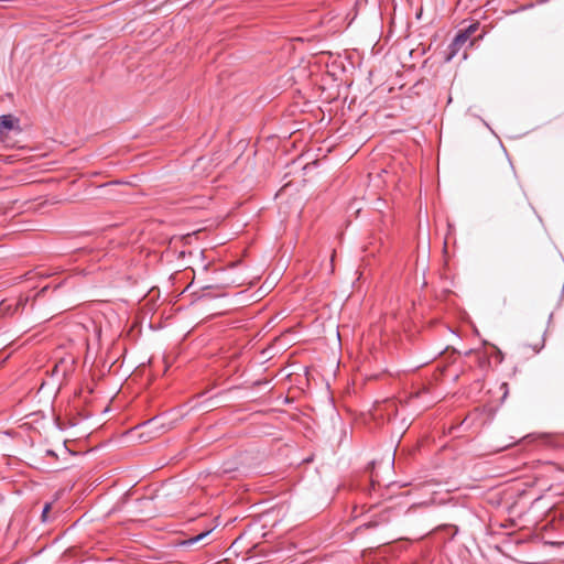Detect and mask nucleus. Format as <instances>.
<instances>
[{
    "mask_svg": "<svg viewBox=\"0 0 564 564\" xmlns=\"http://www.w3.org/2000/svg\"><path fill=\"white\" fill-rule=\"evenodd\" d=\"M11 132L20 133V119L13 115L0 116V137H8Z\"/></svg>",
    "mask_w": 564,
    "mask_h": 564,
    "instance_id": "f257e3e1",
    "label": "nucleus"
},
{
    "mask_svg": "<svg viewBox=\"0 0 564 564\" xmlns=\"http://www.w3.org/2000/svg\"><path fill=\"white\" fill-rule=\"evenodd\" d=\"M467 33H460L458 32L456 36L454 37L453 42L449 45V56L447 59H451L454 55L457 54V52L460 50V47L467 42Z\"/></svg>",
    "mask_w": 564,
    "mask_h": 564,
    "instance_id": "f03ea898",
    "label": "nucleus"
},
{
    "mask_svg": "<svg viewBox=\"0 0 564 564\" xmlns=\"http://www.w3.org/2000/svg\"><path fill=\"white\" fill-rule=\"evenodd\" d=\"M212 531L210 530H207L205 532H202L193 538H189L187 539L186 541L183 542V544L185 545H193L199 541H202L203 539H205Z\"/></svg>",
    "mask_w": 564,
    "mask_h": 564,
    "instance_id": "7ed1b4c3",
    "label": "nucleus"
},
{
    "mask_svg": "<svg viewBox=\"0 0 564 564\" xmlns=\"http://www.w3.org/2000/svg\"><path fill=\"white\" fill-rule=\"evenodd\" d=\"M52 508V503L51 502H47L44 505L43 509H42V513H41V518H42V522H48L50 521V517H48V512Z\"/></svg>",
    "mask_w": 564,
    "mask_h": 564,
    "instance_id": "20e7f679",
    "label": "nucleus"
},
{
    "mask_svg": "<svg viewBox=\"0 0 564 564\" xmlns=\"http://www.w3.org/2000/svg\"><path fill=\"white\" fill-rule=\"evenodd\" d=\"M478 23L470 24L466 30L460 31V33H467V40L470 35L478 29Z\"/></svg>",
    "mask_w": 564,
    "mask_h": 564,
    "instance_id": "39448f33",
    "label": "nucleus"
}]
</instances>
